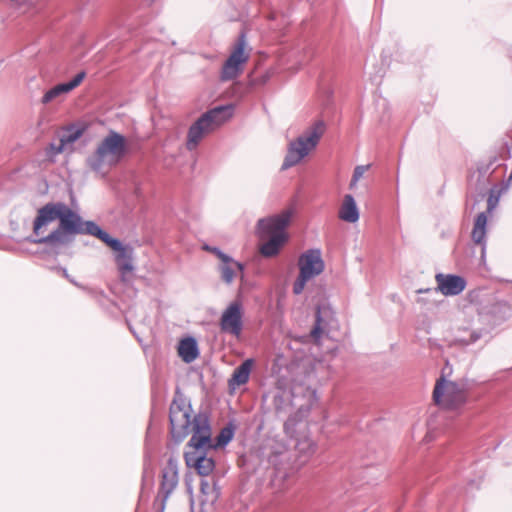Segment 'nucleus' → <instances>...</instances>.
I'll return each instance as SVG.
<instances>
[{"label": "nucleus", "instance_id": "19", "mask_svg": "<svg viewBox=\"0 0 512 512\" xmlns=\"http://www.w3.org/2000/svg\"><path fill=\"white\" fill-rule=\"evenodd\" d=\"M487 216L484 212L478 214L475 219L471 237L476 244H481L486 236Z\"/></svg>", "mask_w": 512, "mask_h": 512}, {"label": "nucleus", "instance_id": "10", "mask_svg": "<svg viewBox=\"0 0 512 512\" xmlns=\"http://www.w3.org/2000/svg\"><path fill=\"white\" fill-rule=\"evenodd\" d=\"M243 306L238 300L231 302L220 318V329L223 333L239 337L243 328Z\"/></svg>", "mask_w": 512, "mask_h": 512}, {"label": "nucleus", "instance_id": "17", "mask_svg": "<svg viewBox=\"0 0 512 512\" xmlns=\"http://www.w3.org/2000/svg\"><path fill=\"white\" fill-rule=\"evenodd\" d=\"M178 354L184 362H193L199 355L196 340L192 337L181 340L178 346Z\"/></svg>", "mask_w": 512, "mask_h": 512}, {"label": "nucleus", "instance_id": "23", "mask_svg": "<svg viewBox=\"0 0 512 512\" xmlns=\"http://www.w3.org/2000/svg\"><path fill=\"white\" fill-rule=\"evenodd\" d=\"M80 136H81V131L80 130H76L74 132H71V133L63 135L61 137V139H60V145H59V147H57L56 152L57 153H61L64 150L66 144L73 143Z\"/></svg>", "mask_w": 512, "mask_h": 512}, {"label": "nucleus", "instance_id": "21", "mask_svg": "<svg viewBox=\"0 0 512 512\" xmlns=\"http://www.w3.org/2000/svg\"><path fill=\"white\" fill-rule=\"evenodd\" d=\"M327 313L328 312L326 310H317L316 322L313 329L311 330V337L316 343L319 342L321 336L324 334L326 323L323 319V315H327Z\"/></svg>", "mask_w": 512, "mask_h": 512}, {"label": "nucleus", "instance_id": "8", "mask_svg": "<svg viewBox=\"0 0 512 512\" xmlns=\"http://www.w3.org/2000/svg\"><path fill=\"white\" fill-rule=\"evenodd\" d=\"M324 267L320 250L310 249L301 254L298 259L299 275L293 284V293L301 294L306 283L320 275Z\"/></svg>", "mask_w": 512, "mask_h": 512}, {"label": "nucleus", "instance_id": "11", "mask_svg": "<svg viewBox=\"0 0 512 512\" xmlns=\"http://www.w3.org/2000/svg\"><path fill=\"white\" fill-rule=\"evenodd\" d=\"M437 289L445 296L459 295L466 288V280L454 274L438 273L435 276Z\"/></svg>", "mask_w": 512, "mask_h": 512}, {"label": "nucleus", "instance_id": "13", "mask_svg": "<svg viewBox=\"0 0 512 512\" xmlns=\"http://www.w3.org/2000/svg\"><path fill=\"white\" fill-rule=\"evenodd\" d=\"M85 77V72L78 73L70 82L62 83L54 86L50 90H48L44 96L42 97V103L48 104L60 96L69 93L74 88L80 85Z\"/></svg>", "mask_w": 512, "mask_h": 512}, {"label": "nucleus", "instance_id": "6", "mask_svg": "<svg viewBox=\"0 0 512 512\" xmlns=\"http://www.w3.org/2000/svg\"><path fill=\"white\" fill-rule=\"evenodd\" d=\"M433 400L442 409L458 410L468 400V388L463 382L447 380L444 376H441L434 386Z\"/></svg>", "mask_w": 512, "mask_h": 512}, {"label": "nucleus", "instance_id": "30", "mask_svg": "<svg viewBox=\"0 0 512 512\" xmlns=\"http://www.w3.org/2000/svg\"><path fill=\"white\" fill-rule=\"evenodd\" d=\"M478 338H479V336H478V335H474V334H472V335H471V340H470V342H471V343H472V342H475Z\"/></svg>", "mask_w": 512, "mask_h": 512}, {"label": "nucleus", "instance_id": "25", "mask_svg": "<svg viewBox=\"0 0 512 512\" xmlns=\"http://www.w3.org/2000/svg\"><path fill=\"white\" fill-rule=\"evenodd\" d=\"M274 406L275 410L278 414H281L283 412H287L288 408L290 407L289 402H285V399L283 396H275L274 397Z\"/></svg>", "mask_w": 512, "mask_h": 512}, {"label": "nucleus", "instance_id": "7", "mask_svg": "<svg viewBox=\"0 0 512 512\" xmlns=\"http://www.w3.org/2000/svg\"><path fill=\"white\" fill-rule=\"evenodd\" d=\"M233 107L231 105L219 106L204 113L189 129L187 148L193 150L203 136L232 116Z\"/></svg>", "mask_w": 512, "mask_h": 512}, {"label": "nucleus", "instance_id": "31", "mask_svg": "<svg viewBox=\"0 0 512 512\" xmlns=\"http://www.w3.org/2000/svg\"><path fill=\"white\" fill-rule=\"evenodd\" d=\"M164 509L161 508V503L159 504V511L158 512H163Z\"/></svg>", "mask_w": 512, "mask_h": 512}, {"label": "nucleus", "instance_id": "26", "mask_svg": "<svg viewBox=\"0 0 512 512\" xmlns=\"http://www.w3.org/2000/svg\"><path fill=\"white\" fill-rule=\"evenodd\" d=\"M369 166H357L355 169H354V172H353V178H355V181H359L360 178L363 176V174L365 173V171L368 169Z\"/></svg>", "mask_w": 512, "mask_h": 512}, {"label": "nucleus", "instance_id": "22", "mask_svg": "<svg viewBox=\"0 0 512 512\" xmlns=\"http://www.w3.org/2000/svg\"><path fill=\"white\" fill-rule=\"evenodd\" d=\"M234 430L235 428L231 424L223 427L216 437V443L213 444V449L226 446L232 440L234 436Z\"/></svg>", "mask_w": 512, "mask_h": 512}, {"label": "nucleus", "instance_id": "18", "mask_svg": "<svg viewBox=\"0 0 512 512\" xmlns=\"http://www.w3.org/2000/svg\"><path fill=\"white\" fill-rule=\"evenodd\" d=\"M253 360L246 359L240 366H238L229 381L230 385H244L248 382L251 369L253 367Z\"/></svg>", "mask_w": 512, "mask_h": 512}, {"label": "nucleus", "instance_id": "12", "mask_svg": "<svg viewBox=\"0 0 512 512\" xmlns=\"http://www.w3.org/2000/svg\"><path fill=\"white\" fill-rule=\"evenodd\" d=\"M178 484V472L175 466L168 465L162 473V481L158 493V499L161 498V508H165V502L174 491Z\"/></svg>", "mask_w": 512, "mask_h": 512}, {"label": "nucleus", "instance_id": "27", "mask_svg": "<svg viewBox=\"0 0 512 512\" xmlns=\"http://www.w3.org/2000/svg\"><path fill=\"white\" fill-rule=\"evenodd\" d=\"M205 249L209 250V251L213 252L215 255H217V257L221 261H228L229 260V256H227L224 253H222L218 248H209L208 246H205Z\"/></svg>", "mask_w": 512, "mask_h": 512}, {"label": "nucleus", "instance_id": "2", "mask_svg": "<svg viewBox=\"0 0 512 512\" xmlns=\"http://www.w3.org/2000/svg\"><path fill=\"white\" fill-rule=\"evenodd\" d=\"M81 217L63 202H50L38 209L33 223L38 244L65 245L81 234Z\"/></svg>", "mask_w": 512, "mask_h": 512}, {"label": "nucleus", "instance_id": "4", "mask_svg": "<svg viewBox=\"0 0 512 512\" xmlns=\"http://www.w3.org/2000/svg\"><path fill=\"white\" fill-rule=\"evenodd\" d=\"M127 150L126 139L123 135L110 131L98 144L95 152L87 159L89 167L102 175L117 165Z\"/></svg>", "mask_w": 512, "mask_h": 512}, {"label": "nucleus", "instance_id": "16", "mask_svg": "<svg viewBox=\"0 0 512 512\" xmlns=\"http://www.w3.org/2000/svg\"><path fill=\"white\" fill-rule=\"evenodd\" d=\"M339 218L348 223H355L359 219V211L352 195L344 196L339 210Z\"/></svg>", "mask_w": 512, "mask_h": 512}, {"label": "nucleus", "instance_id": "29", "mask_svg": "<svg viewBox=\"0 0 512 512\" xmlns=\"http://www.w3.org/2000/svg\"><path fill=\"white\" fill-rule=\"evenodd\" d=\"M357 182H358V181H355V178H353V177H352L351 182H350V185H349V186H350V188H351V189H353V188L356 186Z\"/></svg>", "mask_w": 512, "mask_h": 512}, {"label": "nucleus", "instance_id": "20", "mask_svg": "<svg viewBox=\"0 0 512 512\" xmlns=\"http://www.w3.org/2000/svg\"><path fill=\"white\" fill-rule=\"evenodd\" d=\"M243 266L242 264L232 260L229 257L228 261H222V265L220 266L221 271V278L226 283H231L233 279L235 278L237 271H242Z\"/></svg>", "mask_w": 512, "mask_h": 512}, {"label": "nucleus", "instance_id": "15", "mask_svg": "<svg viewBox=\"0 0 512 512\" xmlns=\"http://www.w3.org/2000/svg\"><path fill=\"white\" fill-rule=\"evenodd\" d=\"M115 252H117L115 260L118 266L119 271L121 272L122 276H124L127 273L132 272L133 265H132V249L126 246H123L122 243L119 241V247L117 248H111Z\"/></svg>", "mask_w": 512, "mask_h": 512}, {"label": "nucleus", "instance_id": "3", "mask_svg": "<svg viewBox=\"0 0 512 512\" xmlns=\"http://www.w3.org/2000/svg\"><path fill=\"white\" fill-rule=\"evenodd\" d=\"M294 215L292 208L283 210L281 213L269 216L258 221V233L261 240L265 241L260 252L265 257L277 255L288 239L285 231Z\"/></svg>", "mask_w": 512, "mask_h": 512}, {"label": "nucleus", "instance_id": "28", "mask_svg": "<svg viewBox=\"0 0 512 512\" xmlns=\"http://www.w3.org/2000/svg\"><path fill=\"white\" fill-rule=\"evenodd\" d=\"M63 276H64L65 278H67L70 282H72V283H74V284H75V282H74L72 279H70V278H69V275H68V273H67L66 269H63Z\"/></svg>", "mask_w": 512, "mask_h": 512}, {"label": "nucleus", "instance_id": "9", "mask_svg": "<svg viewBox=\"0 0 512 512\" xmlns=\"http://www.w3.org/2000/svg\"><path fill=\"white\" fill-rule=\"evenodd\" d=\"M246 39L245 35L241 34L233 47L230 56L225 61L222 71L221 79L224 81L235 79L241 72L242 66L249 59V54L245 51Z\"/></svg>", "mask_w": 512, "mask_h": 512}, {"label": "nucleus", "instance_id": "14", "mask_svg": "<svg viewBox=\"0 0 512 512\" xmlns=\"http://www.w3.org/2000/svg\"><path fill=\"white\" fill-rule=\"evenodd\" d=\"M81 234H89L95 236L110 248L119 247V240L110 237L107 232L103 231L96 223L92 221H82Z\"/></svg>", "mask_w": 512, "mask_h": 512}, {"label": "nucleus", "instance_id": "24", "mask_svg": "<svg viewBox=\"0 0 512 512\" xmlns=\"http://www.w3.org/2000/svg\"><path fill=\"white\" fill-rule=\"evenodd\" d=\"M315 444L310 439H302L297 443V450L300 453H304L307 456L313 454L315 452Z\"/></svg>", "mask_w": 512, "mask_h": 512}, {"label": "nucleus", "instance_id": "1", "mask_svg": "<svg viewBox=\"0 0 512 512\" xmlns=\"http://www.w3.org/2000/svg\"><path fill=\"white\" fill-rule=\"evenodd\" d=\"M191 412L190 404L181 395L173 399L169 414L171 434L180 442L192 432L184 453L186 465L195 469L199 475L208 476L215 468L213 458L206 455L207 450L213 449L209 421L201 414L192 417Z\"/></svg>", "mask_w": 512, "mask_h": 512}, {"label": "nucleus", "instance_id": "5", "mask_svg": "<svg viewBox=\"0 0 512 512\" xmlns=\"http://www.w3.org/2000/svg\"><path fill=\"white\" fill-rule=\"evenodd\" d=\"M324 132L325 123L318 120L296 140L292 141L289 144L282 169L293 167L305 158L317 146Z\"/></svg>", "mask_w": 512, "mask_h": 512}]
</instances>
